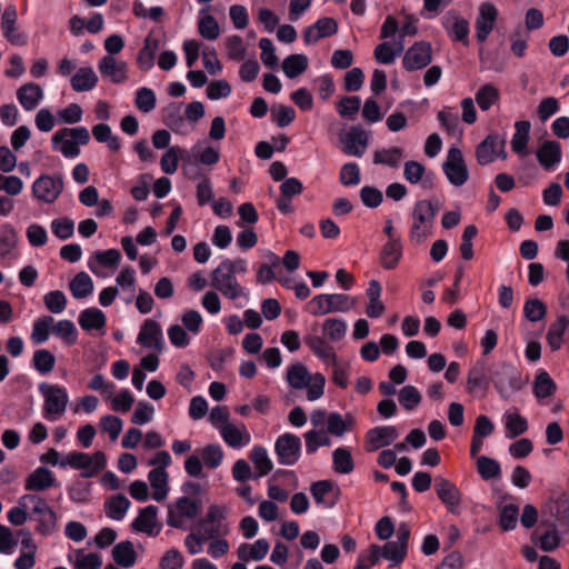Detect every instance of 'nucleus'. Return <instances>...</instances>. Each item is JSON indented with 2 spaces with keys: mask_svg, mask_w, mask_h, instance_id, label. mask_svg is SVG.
I'll list each match as a JSON object with an SVG mask.
<instances>
[{
  "mask_svg": "<svg viewBox=\"0 0 569 569\" xmlns=\"http://www.w3.org/2000/svg\"><path fill=\"white\" fill-rule=\"evenodd\" d=\"M68 136H70L78 146L87 144L90 141V134L86 127L62 128L52 136L53 148H57L60 141H62Z\"/></svg>",
  "mask_w": 569,
  "mask_h": 569,
  "instance_id": "39",
  "label": "nucleus"
},
{
  "mask_svg": "<svg viewBox=\"0 0 569 569\" xmlns=\"http://www.w3.org/2000/svg\"><path fill=\"white\" fill-rule=\"evenodd\" d=\"M421 393L419 390L411 386H405L399 391V402L408 411L416 409L421 402Z\"/></svg>",
  "mask_w": 569,
  "mask_h": 569,
  "instance_id": "53",
  "label": "nucleus"
},
{
  "mask_svg": "<svg viewBox=\"0 0 569 569\" xmlns=\"http://www.w3.org/2000/svg\"><path fill=\"white\" fill-rule=\"evenodd\" d=\"M32 365L41 375L49 373L56 365V357L47 349H38L32 357Z\"/></svg>",
  "mask_w": 569,
  "mask_h": 569,
  "instance_id": "49",
  "label": "nucleus"
},
{
  "mask_svg": "<svg viewBox=\"0 0 569 569\" xmlns=\"http://www.w3.org/2000/svg\"><path fill=\"white\" fill-rule=\"evenodd\" d=\"M536 157L541 167L550 170L561 161V144L556 140H545L536 151Z\"/></svg>",
  "mask_w": 569,
  "mask_h": 569,
  "instance_id": "20",
  "label": "nucleus"
},
{
  "mask_svg": "<svg viewBox=\"0 0 569 569\" xmlns=\"http://www.w3.org/2000/svg\"><path fill=\"white\" fill-rule=\"evenodd\" d=\"M341 151L347 156L361 157L369 143L366 130L360 126H351L348 131L339 133Z\"/></svg>",
  "mask_w": 569,
  "mask_h": 569,
  "instance_id": "12",
  "label": "nucleus"
},
{
  "mask_svg": "<svg viewBox=\"0 0 569 569\" xmlns=\"http://www.w3.org/2000/svg\"><path fill=\"white\" fill-rule=\"evenodd\" d=\"M43 97L39 84L29 82L21 86L17 91V98L20 104L28 111L33 110Z\"/></svg>",
  "mask_w": 569,
  "mask_h": 569,
  "instance_id": "24",
  "label": "nucleus"
},
{
  "mask_svg": "<svg viewBox=\"0 0 569 569\" xmlns=\"http://www.w3.org/2000/svg\"><path fill=\"white\" fill-rule=\"evenodd\" d=\"M499 98L498 88L491 83H486L477 91L475 100L482 111H487L499 101Z\"/></svg>",
  "mask_w": 569,
  "mask_h": 569,
  "instance_id": "42",
  "label": "nucleus"
},
{
  "mask_svg": "<svg viewBox=\"0 0 569 569\" xmlns=\"http://www.w3.org/2000/svg\"><path fill=\"white\" fill-rule=\"evenodd\" d=\"M506 140L498 133L488 134L476 148V158L480 166H487L496 158L506 159Z\"/></svg>",
  "mask_w": 569,
  "mask_h": 569,
  "instance_id": "9",
  "label": "nucleus"
},
{
  "mask_svg": "<svg viewBox=\"0 0 569 569\" xmlns=\"http://www.w3.org/2000/svg\"><path fill=\"white\" fill-rule=\"evenodd\" d=\"M469 21L462 17L455 16V23L449 30V36L453 41L462 42L463 44H469Z\"/></svg>",
  "mask_w": 569,
  "mask_h": 569,
  "instance_id": "60",
  "label": "nucleus"
},
{
  "mask_svg": "<svg viewBox=\"0 0 569 569\" xmlns=\"http://www.w3.org/2000/svg\"><path fill=\"white\" fill-rule=\"evenodd\" d=\"M137 342L147 349L163 350L162 330L153 319H146L140 328Z\"/></svg>",
  "mask_w": 569,
  "mask_h": 569,
  "instance_id": "17",
  "label": "nucleus"
},
{
  "mask_svg": "<svg viewBox=\"0 0 569 569\" xmlns=\"http://www.w3.org/2000/svg\"><path fill=\"white\" fill-rule=\"evenodd\" d=\"M250 459L256 469L259 470V472L253 476V480H257L258 478L268 475L272 470V462L269 459L267 450L263 447H253L250 453Z\"/></svg>",
  "mask_w": 569,
  "mask_h": 569,
  "instance_id": "44",
  "label": "nucleus"
},
{
  "mask_svg": "<svg viewBox=\"0 0 569 569\" xmlns=\"http://www.w3.org/2000/svg\"><path fill=\"white\" fill-rule=\"evenodd\" d=\"M308 62L306 54H290L282 61V71L289 79H295L308 69Z\"/></svg>",
  "mask_w": 569,
  "mask_h": 569,
  "instance_id": "36",
  "label": "nucleus"
},
{
  "mask_svg": "<svg viewBox=\"0 0 569 569\" xmlns=\"http://www.w3.org/2000/svg\"><path fill=\"white\" fill-rule=\"evenodd\" d=\"M306 450L307 453H315L319 447L329 446L330 438L326 435V431L310 430L305 433Z\"/></svg>",
  "mask_w": 569,
  "mask_h": 569,
  "instance_id": "61",
  "label": "nucleus"
},
{
  "mask_svg": "<svg viewBox=\"0 0 569 569\" xmlns=\"http://www.w3.org/2000/svg\"><path fill=\"white\" fill-rule=\"evenodd\" d=\"M71 87L77 92L92 90L98 83V76L91 67H81L70 79Z\"/></svg>",
  "mask_w": 569,
  "mask_h": 569,
  "instance_id": "26",
  "label": "nucleus"
},
{
  "mask_svg": "<svg viewBox=\"0 0 569 569\" xmlns=\"http://www.w3.org/2000/svg\"><path fill=\"white\" fill-rule=\"evenodd\" d=\"M69 288L73 298L83 299L92 293L93 281L87 272L80 271L70 281Z\"/></svg>",
  "mask_w": 569,
  "mask_h": 569,
  "instance_id": "40",
  "label": "nucleus"
},
{
  "mask_svg": "<svg viewBox=\"0 0 569 569\" xmlns=\"http://www.w3.org/2000/svg\"><path fill=\"white\" fill-rule=\"evenodd\" d=\"M438 211V204L432 203L430 200H418L415 203L411 214L412 224L409 232L411 242L421 244L432 234L431 229Z\"/></svg>",
  "mask_w": 569,
  "mask_h": 569,
  "instance_id": "2",
  "label": "nucleus"
},
{
  "mask_svg": "<svg viewBox=\"0 0 569 569\" xmlns=\"http://www.w3.org/2000/svg\"><path fill=\"white\" fill-rule=\"evenodd\" d=\"M113 561L122 568H131L137 561V552L130 540L120 541L112 549Z\"/></svg>",
  "mask_w": 569,
  "mask_h": 569,
  "instance_id": "28",
  "label": "nucleus"
},
{
  "mask_svg": "<svg viewBox=\"0 0 569 569\" xmlns=\"http://www.w3.org/2000/svg\"><path fill=\"white\" fill-rule=\"evenodd\" d=\"M27 501L34 502L32 512L38 516L37 532L42 536H48L56 530L57 516L56 512L49 507L47 501L36 495H24L19 499V505L27 507Z\"/></svg>",
  "mask_w": 569,
  "mask_h": 569,
  "instance_id": "7",
  "label": "nucleus"
},
{
  "mask_svg": "<svg viewBox=\"0 0 569 569\" xmlns=\"http://www.w3.org/2000/svg\"><path fill=\"white\" fill-rule=\"evenodd\" d=\"M519 508L513 503L503 506L499 512V527L503 531H511L517 527Z\"/></svg>",
  "mask_w": 569,
  "mask_h": 569,
  "instance_id": "50",
  "label": "nucleus"
},
{
  "mask_svg": "<svg viewBox=\"0 0 569 569\" xmlns=\"http://www.w3.org/2000/svg\"><path fill=\"white\" fill-rule=\"evenodd\" d=\"M56 336L62 338L68 346L74 345L78 339V331L71 320H60L52 326Z\"/></svg>",
  "mask_w": 569,
  "mask_h": 569,
  "instance_id": "51",
  "label": "nucleus"
},
{
  "mask_svg": "<svg viewBox=\"0 0 569 569\" xmlns=\"http://www.w3.org/2000/svg\"><path fill=\"white\" fill-rule=\"evenodd\" d=\"M148 479L151 488L153 489L152 498L156 501H162L167 498L169 492L168 480L169 475L162 468H153L148 473Z\"/></svg>",
  "mask_w": 569,
  "mask_h": 569,
  "instance_id": "27",
  "label": "nucleus"
},
{
  "mask_svg": "<svg viewBox=\"0 0 569 569\" xmlns=\"http://www.w3.org/2000/svg\"><path fill=\"white\" fill-rule=\"evenodd\" d=\"M136 107L143 113H148L156 108L157 98L153 90L142 87L136 93Z\"/></svg>",
  "mask_w": 569,
  "mask_h": 569,
  "instance_id": "58",
  "label": "nucleus"
},
{
  "mask_svg": "<svg viewBox=\"0 0 569 569\" xmlns=\"http://www.w3.org/2000/svg\"><path fill=\"white\" fill-rule=\"evenodd\" d=\"M39 390L44 398V417L51 420H56L66 411L69 401L66 388L58 385L42 382L39 386Z\"/></svg>",
  "mask_w": 569,
  "mask_h": 569,
  "instance_id": "6",
  "label": "nucleus"
},
{
  "mask_svg": "<svg viewBox=\"0 0 569 569\" xmlns=\"http://www.w3.org/2000/svg\"><path fill=\"white\" fill-rule=\"evenodd\" d=\"M305 343L312 350V352L321 359H331L336 361V353L333 348L329 346L326 340L319 336L308 335L303 338Z\"/></svg>",
  "mask_w": 569,
  "mask_h": 569,
  "instance_id": "43",
  "label": "nucleus"
},
{
  "mask_svg": "<svg viewBox=\"0 0 569 569\" xmlns=\"http://www.w3.org/2000/svg\"><path fill=\"white\" fill-rule=\"evenodd\" d=\"M410 533L409 526L406 522L400 523L397 529L396 540L387 541L382 547L376 543L370 545L368 553H359L353 569L373 567L379 562L380 558L391 561L390 568L399 566L407 557Z\"/></svg>",
  "mask_w": 569,
  "mask_h": 569,
  "instance_id": "1",
  "label": "nucleus"
},
{
  "mask_svg": "<svg viewBox=\"0 0 569 569\" xmlns=\"http://www.w3.org/2000/svg\"><path fill=\"white\" fill-rule=\"evenodd\" d=\"M478 236V228L475 224H468L462 233L459 247L463 260L469 261L473 258L472 240Z\"/></svg>",
  "mask_w": 569,
  "mask_h": 569,
  "instance_id": "54",
  "label": "nucleus"
},
{
  "mask_svg": "<svg viewBox=\"0 0 569 569\" xmlns=\"http://www.w3.org/2000/svg\"><path fill=\"white\" fill-rule=\"evenodd\" d=\"M310 312L315 316H323L330 312H347L355 308L356 299L343 293L318 295L308 303Z\"/></svg>",
  "mask_w": 569,
  "mask_h": 569,
  "instance_id": "5",
  "label": "nucleus"
},
{
  "mask_svg": "<svg viewBox=\"0 0 569 569\" xmlns=\"http://www.w3.org/2000/svg\"><path fill=\"white\" fill-rule=\"evenodd\" d=\"M402 257L401 240L387 241L380 252V263L387 270L395 269Z\"/></svg>",
  "mask_w": 569,
  "mask_h": 569,
  "instance_id": "30",
  "label": "nucleus"
},
{
  "mask_svg": "<svg viewBox=\"0 0 569 569\" xmlns=\"http://www.w3.org/2000/svg\"><path fill=\"white\" fill-rule=\"evenodd\" d=\"M160 42L151 34L147 36L143 41V47L139 50L137 63L143 71L150 70L154 64V58L159 50Z\"/></svg>",
  "mask_w": 569,
  "mask_h": 569,
  "instance_id": "23",
  "label": "nucleus"
},
{
  "mask_svg": "<svg viewBox=\"0 0 569 569\" xmlns=\"http://www.w3.org/2000/svg\"><path fill=\"white\" fill-rule=\"evenodd\" d=\"M489 380L501 396H505L506 390L519 391L525 385L518 369L506 361L498 362L490 368Z\"/></svg>",
  "mask_w": 569,
  "mask_h": 569,
  "instance_id": "4",
  "label": "nucleus"
},
{
  "mask_svg": "<svg viewBox=\"0 0 569 569\" xmlns=\"http://www.w3.org/2000/svg\"><path fill=\"white\" fill-rule=\"evenodd\" d=\"M442 170L449 182L456 187L465 184L469 179L463 154L458 148L449 149L447 160L442 163Z\"/></svg>",
  "mask_w": 569,
  "mask_h": 569,
  "instance_id": "10",
  "label": "nucleus"
},
{
  "mask_svg": "<svg viewBox=\"0 0 569 569\" xmlns=\"http://www.w3.org/2000/svg\"><path fill=\"white\" fill-rule=\"evenodd\" d=\"M54 319L51 316H43L33 323L31 339L33 343L40 345L48 340L50 328L53 326Z\"/></svg>",
  "mask_w": 569,
  "mask_h": 569,
  "instance_id": "47",
  "label": "nucleus"
},
{
  "mask_svg": "<svg viewBox=\"0 0 569 569\" xmlns=\"http://www.w3.org/2000/svg\"><path fill=\"white\" fill-rule=\"evenodd\" d=\"M18 234L14 228L6 223L0 227V258L8 256L17 246Z\"/></svg>",
  "mask_w": 569,
  "mask_h": 569,
  "instance_id": "48",
  "label": "nucleus"
},
{
  "mask_svg": "<svg viewBox=\"0 0 569 569\" xmlns=\"http://www.w3.org/2000/svg\"><path fill=\"white\" fill-rule=\"evenodd\" d=\"M78 322L82 330H100L106 327V315L98 308H88L80 312Z\"/></svg>",
  "mask_w": 569,
  "mask_h": 569,
  "instance_id": "31",
  "label": "nucleus"
},
{
  "mask_svg": "<svg viewBox=\"0 0 569 569\" xmlns=\"http://www.w3.org/2000/svg\"><path fill=\"white\" fill-rule=\"evenodd\" d=\"M63 187L61 173L56 176L41 174L32 184V194L46 203H53L62 193Z\"/></svg>",
  "mask_w": 569,
  "mask_h": 569,
  "instance_id": "8",
  "label": "nucleus"
},
{
  "mask_svg": "<svg viewBox=\"0 0 569 569\" xmlns=\"http://www.w3.org/2000/svg\"><path fill=\"white\" fill-rule=\"evenodd\" d=\"M489 376L487 377V366L485 361H477L468 372L467 390L473 392L476 388L489 386Z\"/></svg>",
  "mask_w": 569,
  "mask_h": 569,
  "instance_id": "38",
  "label": "nucleus"
},
{
  "mask_svg": "<svg viewBox=\"0 0 569 569\" xmlns=\"http://www.w3.org/2000/svg\"><path fill=\"white\" fill-rule=\"evenodd\" d=\"M211 286L224 297L232 300L237 299L242 293V288L238 283L233 270L230 267L223 268V260L211 272Z\"/></svg>",
  "mask_w": 569,
  "mask_h": 569,
  "instance_id": "11",
  "label": "nucleus"
},
{
  "mask_svg": "<svg viewBox=\"0 0 569 569\" xmlns=\"http://www.w3.org/2000/svg\"><path fill=\"white\" fill-rule=\"evenodd\" d=\"M274 451L280 465L292 466L300 458L301 440L293 433H283L276 440Z\"/></svg>",
  "mask_w": 569,
  "mask_h": 569,
  "instance_id": "13",
  "label": "nucleus"
},
{
  "mask_svg": "<svg viewBox=\"0 0 569 569\" xmlns=\"http://www.w3.org/2000/svg\"><path fill=\"white\" fill-rule=\"evenodd\" d=\"M398 430L393 426L375 427L366 433V450L371 452L391 445L398 438Z\"/></svg>",
  "mask_w": 569,
  "mask_h": 569,
  "instance_id": "16",
  "label": "nucleus"
},
{
  "mask_svg": "<svg viewBox=\"0 0 569 569\" xmlns=\"http://www.w3.org/2000/svg\"><path fill=\"white\" fill-rule=\"evenodd\" d=\"M198 30L200 36L207 40H216L220 34L219 24L211 14H207L199 20Z\"/></svg>",
  "mask_w": 569,
  "mask_h": 569,
  "instance_id": "59",
  "label": "nucleus"
},
{
  "mask_svg": "<svg viewBox=\"0 0 569 569\" xmlns=\"http://www.w3.org/2000/svg\"><path fill=\"white\" fill-rule=\"evenodd\" d=\"M477 470L483 480H490L501 476L500 463L490 457L479 456L477 458Z\"/></svg>",
  "mask_w": 569,
  "mask_h": 569,
  "instance_id": "46",
  "label": "nucleus"
},
{
  "mask_svg": "<svg viewBox=\"0 0 569 569\" xmlns=\"http://www.w3.org/2000/svg\"><path fill=\"white\" fill-rule=\"evenodd\" d=\"M361 107V99L358 96L343 97L337 106L340 116L353 119Z\"/></svg>",
  "mask_w": 569,
  "mask_h": 569,
  "instance_id": "64",
  "label": "nucleus"
},
{
  "mask_svg": "<svg viewBox=\"0 0 569 569\" xmlns=\"http://www.w3.org/2000/svg\"><path fill=\"white\" fill-rule=\"evenodd\" d=\"M335 489V483L331 480H319L311 485L310 492L315 499V501L319 505H323L327 508L333 507L338 502V497L340 495V488L336 487V497L332 500H327L325 497L332 492Z\"/></svg>",
  "mask_w": 569,
  "mask_h": 569,
  "instance_id": "25",
  "label": "nucleus"
},
{
  "mask_svg": "<svg viewBox=\"0 0 569 569\" xmlns=\"http://www.w3.org/2000/svg\"><path fill=\"white\" fill-rule=\"evenodd\" d=\"M17 10L14 6H8L2 13V32L3 37L12 46H26L28 38L24 33L19 32L16 28Z\"/></svg>",
  "mask_w": 569,
  "mask_h": 569,
  "instance_id": "19",
  "label": "nucleus"
},
{
  "mask_svg": "<svg viewBox=\"0 0 569 569\" xmlns=\"http://www.w3.org/2000/svg\"><path fill=\"white\" fill-rule=\"evenodd\" d=\"M323 332L331 341L341 340L347 330L346 322L341 319L329 318L323 322Z\"/></svg>",
  "mask_w": 569,
  "mask_h": 569,
  "instance_id": "63",
  "label": "nucleus"
},
{
  "mask_svg": "<svg viewBox=\"0 0 569 569\" xmlns=\"http://www.w3.org/2000/svg\"><path fill=\"white\" fill-rule=\"evenodd\" d=\"M435 490L441 502L452 513H457V509L461 503V492L458 487L446 478L437 477Z\"/></svg>",
  "mask_w": 569,
  "mask_h": 569,
  "instance_id": "18",
  "label": "nucleus"
},
{
  "mask_svg": "<svg viewBox=\"0 0 569 569\" xmlns=\"http://www.w3.org/2000/svg\"><path fill=\"white\" fill-rule=\"evenodd\" d=\"M516 132L511 139V149L515 153L526 156L527 144L529 141V133L531 123L528 120H520L515 123Z\"/></svg>",
  "mask_w": 569,
  "mask_h": 569,
  "instance_id": "32",
  "label": "nucleus"
},
{
  "mask_svg": "<svg viewBox=\"0 0 569 569\" xmlns=\"http://www.w3.org/2000/svg\"><path fill=\"white\" fill-rule=\"evenodd\" d=\"M158 508L153 505L139 510L138 517L132 521L131 528L138 532L153 535V526L157 520Z\"/></svg>",
  "mask_w": 569,
  "mask_h": 569,
  "instance_id": "29",
  "label": "nucleus"
},
{
  "mask_svg": "<svg viewBox=\"0 0 569 569\" xmlns=\"http://www.w3.org/2000/svg\"><path fill=\"white\" fill-rule=\"evenodd\" d=\"M402 156L403 151L399 147L376 150L373 153V163L386 164L389 166L390 168H398Z\"/></svg>",
  "mask_w": 569,
  "mask_h": 569,
  "instance_id": "45",
  "label": "nucleus"
},
{
  "mask_svg": "<svg viewBox=\"0 0 569 569\" xmlns=\"http://www.w3.org/2000/svg\"><path fill=\"white\" fill-rule=\"evenodd\" d=\"M56 485V478L47 467H38L24 482L27 491H43Z\"/></svg>",
  "mask_w": 569,
  "mask_h": 569,
  "instance_id": "22",
  "label": "nucleus"
},
{
  "mask_svg": "<svg viewBox=\"0 0 569 569\" xmlns=\"http://www.w3.org/2000/svg\"><path fill=\"white\" fill-rule=\"evenodd\" d=\"M523 313L529 321L537 322L545 318L547 313V306L541 300L531 298L525 302Z\"/></svg>",
  "mask_w": 569,
  "mask_h": 569,
  "instance_id": "57",
  "label": "nucleus"
},
{
  "mask_svg": "<svg viewBox=\"0 0 569 569\" xmlns=\"http://www.w3.org/2000/svg\"><path fill=\"white\" fill-rule=\"evenodd\" d=\"M528 428V420L519 412L505 413V430L508 439H515L523 435Z\"/></svg>",
  "mask_w": 569,
  "mask_h": 569,
  "instance_id": "34",
  "label": "nucleus"
},
{
  "mask_svg": "<svg viewBox=\"0 0 569 569\" xmlns=\"http://www.w3.org/2000/svg\"><path fill=\"white\" fill-rule=\"evenodd\" d=\"M176 508L178 510V517L194 519L201 508V503L198 500H193L187 496L178 498L176 501Z\"/></svg>",
  "mask_w": 569,
  "mask_h": 569,
  "instance_id": "55",
  "label": "nucleus"
},
{
  "mask_svg": "<svg viewBox=\"0 0 569 569\" xmlns=\"http://www.w3.org/2000/svg\"><path fill=\"white\" fill-rule=\"evenodd\" d=\"M130 505V500L124 495H113L104 502L106 515L113 520H121Z\"/></svg>",
  "mask_w": 569,
  "mask_h": 569,
  "instance_id": "35",
  "label": "nucleus"
},
{
  "mask_svg": "<svg viewBox=\"0 0 569 569\" xmlns=\"http://www.w3.org/2000/svg\"><path fill=\"white\" fill-rule=\"evenodd\" d=\"M217 537L216 530L207 531V533H202L200 531L190 532L186 539L184 545L190 555L199 553L202 550V543L209 539H213Z\"/></svg>",
  "mask_w": 569,
  "mask_h": 569,
  "instance_id": "52",
  "label": "nucleus"
},
{
  "mask_svg": "<svg viewBox=\"0 0 569 569\" xmlns=\"http://www.w3.org/2000/svg\"><path fill=\"white\" fill-rule=\"evenodd\" d=\"M287 380L291 388H307V398L309 401L318 400L323 396L326 378L322 373L310 375L307 367L297 362L288 368Z\"/></svg>",
  "mask_w": 569,
  "mask_h": 569,
  "instance_id": "3",
  "label": "nucleus"
},
{
  "mask_svg": "<svg viewBox=\"0 0 569 569\" xmlns=\"http://www.w3.org/2000/svg\"><path fill=\"white\" fill-rule=\"evenodd\" d=\"M98 68L103 77H109L113 83H122L127 80V63L117 62L112 56H104L99 60Z\"/></svg>",
  "mask_w": 569,
  "mask_h": 569,
  "instance_id": "21",
  "label": "nucleus"
},
{
  "mask_svg": "<svg viewBox=\"0 0 569 569\" xmlns=\"http://www.w3.org/2000/svg\"><path fill=\"white\" fill-rule=\"evenodd\" d=\"M271 118L278 127L284 128L296 119V111L291 106L276 104L271 108Z\"/></svg>",
  "mask_w": 569,
  "mask_h": 569,
  "instance_id": "56",
  "label": "nucleus"
},
{
  "mask_svg": "<svg viewBox=\"0 0 569 569\" xmlns=\"http://www.w3.org/2000/svg\"><path fill=\"white\" fill-rule=\"evenodd\" d=\"M431 60L432 48L430 42L418 41L406 51L402 64L407 71H416L427 67Z\"/></svg>",
  "mask_w": 569,
  "mask_h": 569,
  "instance_id": "14",
  "label": "nucleus"
},
{
  "mask_svg": "<svg viewBox=\"0 0 569 569\" xmlns=\"http://www.w3.org/2000/svg\"><path fill=\"white\" fill-rule=\"evenodd\" d=\"M569 327V318L561 315L552 322L547 332V341L552 351L559 350L562 346V337Z\"/></svg>",
  "mask_w": 569,
  "mask_h": 569,
  "instance_id": "33",
  "label": "nucleus"
},
{
  "mask_svg": "<svg viewBox=\"0 0 569 569\" xmlns=\"http://www.w3.org/2000/svg\"><path fill=\"white\" fill-rule=\"evenodd\" d=\"M201 458L206 467L214 469L222 462L223 452L219 445H207L202 448Z\"/></svg>",
  "mask_w": 569,
  "mask_h": 569,
  "instance_id": "62",
  "label": "nucleus"
},
{
  "mask_svg": "<svg viewBox=\"0 0 569 569\" xmlns=\"http://www.w3.org/2000/svg\"><path fill=\"white\" fill-rule=\"evenodd\" d=\"M557 390V386L546 370H539L533 381V395L538 399L551 397Z\"/></svg>",
  "mask_w": 569,
  "mask_h": 569,
  "instance_id": "41",
  "label": "nucleus"
},
{
  "mask_svg": "<svg viewBox=\"0 0 569 569\" xmlns=\"http://www.w3.org/2000/svg\"><path fill=\"white\" fill-rule=\"evenodd\" d=\"M332 469L337 473L348 475L355 469L351 451L348 448L339 447L332 452Z\"/></svg>",
  "mask_w": 569,
  "mask_h": 569,
  "instance_id": "37",
  "label": "nucleus"
},
{
  "mask_svg": "<svg viewBox=\"0 0 569 569\" xmlns=\"http://www.w3.org/2000/svg\"><path fill=\"white\" fill-rule=\"evenodd\" d=\"M498 18V10L491 2H483L479 7L476 19V38L479 42H485L495 28Z\"/></svg>",
  "mask_w": 569,
  "mask_h": 569,
  "instance_id": "15",
  "label": "nucleus"
}]
</instances>
